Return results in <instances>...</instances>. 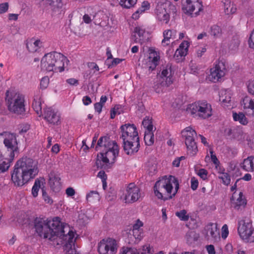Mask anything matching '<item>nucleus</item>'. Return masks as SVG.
<instances>
[{"mask_svg":"<svg viewBox=\"0 0 254 254\" xmlns=\"http://www.w3.org/2000/svg\"><path fill=\"white\" fill-rule=\"evenodd\" d=\"M144 140L145 144L148 146H151L154 143V137L152 130H145Z\"/></svg>","mask_w":254,"mask_h":254,"instance_id":"nucleus-37","label":"nucleus"},{"mask_svg":"<svg viewBox=\"0 0 254 254\" xmlns=\"http://www.w3.org/2000/svg\"><path fill=\"white\" fill-rule=\"evenodd\" d=\"M187 111L194 116L206 119L212 115L211 106L206 102H197L190 105Z\"/></svg>","mask_w":254,"mask_h":254,"instance_id":"nucleus-6","label":"nucleus"},{"mask_svg":"<svg viewBox=\"0 0 254 254\" xmlns=\"http://www.w3.org/2000/svg\"><path fill=\"white\" fill-rule=\"evenodd\" d=\"M34 227L39 236L51 241L61 240L64 251L67 254H75L74 232L68 226L63 225L59 218L46 222L42 218L34 220Z\"/></svg>","mask_w":254,"mask_h":254,"instance_id":"nucleus-1","label":"nucleus"},{"mask_svg":"<svg viewBox=\"0 0 254 254\" xmlns=\"http://www.w3.org/2000/svg\"><path fill=\"white\" fill-rule=\"evenodd\" d=\"M49 183L51 188L54 191H59L61 189V178L54 172H51L49 174Z\"/></svg>","mask_w":254,"mask_h":254,"instance_id":"nucleus-25","label":"nucleus"},{"mask_svg":"<svg viewBox=\"0 0 254 254\" xmlns=\"http://www.w3.org/2000/svg\"><path fill=\"white\" fill-rule=\"evenodd\" d=\"M189 46V43L186 41L181 44L179 48L176 50L174 55V58L177 62H179L182 57L187 55Z\"/></svg>","mask_w":254,"mask_h":254,"instance_id":"nucleus-26","label":"nucleus"},{"mask_svg":"<svg viewBox=\"0 0 254 254\" xmlns=\"http://www.w3.org/2000/svg\"><path fill=\"white\" fill-rule=\"evenodd\" d=\"M148 32L143 26H138L134 28L131 39L135 43L142 44L148 41Z\"/></svg>","mask_w":254,"mask_h":254,"instance_id":"nucleus-17","label":"nucleus"},{"mask_svg":"<svg viewBox=\"0 0 254 254\" xmlns=\"http://www.w3.org/2000/svg\"><path fill=\"white\" fill-rule=\"evenodd\" d=\"M238 232L241 238L246 243H254V228L250 223L244 221L239 222Z\"/></svg>","mask_w":254,"mask_h":254,"instance_id":"nucleus-9","label":"nucleus"},{"mask_svg":"<svg viewBox=\"0 0 254 254\" xmlns=\"http://www.w3.org/2000/svg\"><path fill=\"white\" fill-rule=\"evenodd\" d=\"M169 1L164 2H158L155 8V14L157 19L166 24L168 23L170 20V15L168 10L169 7Z\"/></svg>","mask_w":254,"mask_h":254,"instance_id":"nucleus-15","label":"nucleus"},{"mask_svg":"<svg viewBox=\"0 0 254 254\" xmlns=\"http://www.w3.org/2000/svg\"><path fill=\"white\" fill-rule=\"evenodd\" d=\"M209 33L211 36L213 37V38H219L221 35L222 29L219 26L213 25L210 27Z\"/></svg>","mask_w":254,"mask_h":254,"instance_id":"nucleus-38","label":"nucleus"},{"mask_svg":"<svg viewBox=\"0 0 254 254\" xmlns=\"http://www.w3.org/2000/svg\"><path fill=\"white\" fill-rule=\"evenodd\" d=\"M225 74V65L222 62H219L218 64H215L213 68H211L209 78L211 81L216 82L218 81Z\"/></svg>","mask_w":254,"mask_h":254,"instance_id":"nucleus-18","label":"nucleus"},{"mask_svg":"<svg viewBox=\"0 0 254 254\" xmlns=\"http://www.w3.org/2000/svg\"><path fill=\"white\" fill-rule=\"evenodd\" d=\"M49 83V78L47 76L43 77L41 80L40 86L42 89L46 88Z\"/></svg>","mask_w":254,"mask_h":254,"instance_id":"nucleus-52","label":"nucleus"},{"mask_svg":"<svg viewBox=\"0 0 254 254\" xmlns=\"http://www.w3.org/2000/svg\"><path fill=\"white\" fill-rule=\"evenodd\" d=\"M68 62L67 58L63 54L54 52L46 54L41 61L42 69L48 71L62 72L64 70L65 64Z\"/></svg>","mask_w":254,"mask_h":254,"instance_id":"nucleus-4","label":"nucleus"},{"mask_svg":"<svg viewBox=\"0 0 254 254\" xmlns=\"http://www.w3.org/2000/svg\"><path fill=\"white\" fill-rule=\"evenodd\" d=\"M248 89L250 94L254 95V81H250L249 83Z\"/></svg>","mask_w":254,"mask_h":254,"instance_id":"nucleus-62","label":"nucleus"},{"mask_svg":"<svg viewBox=\"0 0 254 254\" xmlns=\"http://www.w3.org/2000/svg\"><path fill=\"white\" fill-rule=\"evenodd\" d=\"M140 197V189L134 183L129 184L126 188L124 200L126 203H132Z\"/></svg>","mask_w":254,"mask_h":254,"instance_id":"nucleus-13","label":"nucleus"},{"mask_svg":"<svg viewBox=\"0 0 254 254\" xmlns=\"http://www.w3.org/2000/svg\"><path fill=\"white\" fill-rule=\"evenodd\" d=\"M42 103L41 101L40 98L36 96L34 98L33 103L32 107L34 111L36 112L37 114L39 116L42 115Z\"/></svg>","mask_w":254,"mask_h":254,"instance_id":"nucleus-32","label":"nucleus"},{"mask_svg":"<svg viewBox=\"0 0 254 254\" xmlns=\"http://www.w3.org/2000/svg\"><path fill=\"white\" fill-rule=\"evenodd\" d=\"M66 82L72 86H77L79 84L78 80L73 78L67 79Z\"/></svg>","mask_w":254,"mask_h":254,"instance_id":"nucleus-61","label":"nucleus"},{"mask_svg":"<svg viewBox=\"0 0 254 254\" xmlns=\"http://www.w3.org/2000/svg\"><path fill=\"white\" fill-rule=\"evenodd\" d=\"M123 144L124 149L127 155H132L137 152L140 147L139 138H136L135 140H126L123 141Z\"/></svg>","mask_w":254,"mask_h":254,"instance_id":"nucleus-22","label":"nucleus"},{"mask_svg":"<svg viewBox=\"0 0 254 254\" xmlns=\"http://www.w3.org/2000/svg\"><path fill=\"white\" fill-rule=\"evenodd\" d=\"M199 234L194 231H189L186 235V238L187 243L189 245H191L196 241L199 238Z\"/></svg>","mask_w":254,"mask_h":254,"instance_id":"nucleus-31","label":"nucleus"},{"mask_svg":"<svg viewBox=\"0 0 254 254\" xmlns=\"http://www.w3.org/2000/svg\"><path fill=\"white\" fill-rule=\"evenodd\" d=\"M121 254H139L137 249L130 248H123Z\"/></svg>","mask_w":254,"mask_h":254,"instance_id":"nucleus-49","label":"nucleus"},{"mask_svg":"<svg viewBox=\"0 0 254 254\" xmlns=\"http://www.w3.org/2000/svg\"><path fill=\"white\" fill-rule=\"evenodd\" d=\"M198 182L194 177L191 179V188L192 190H194L197 188Z\"/></svg>","mask_w":254,"mask_h":254,"instance_id":"nucleus-59","label":"nucleus"},{"mask_svg":"<svg viewBox=\"0 0 254 254\" xmlns=\"http://www.w3.org/2000/svg\"><path fill=\"white\" fill-rule=\"evenodd\" d=\"M249 46L251 48L254 49V29L252 32L249 40Z\"/></svg>","mask_w":254,"mask_h":254,"instance_id":"nucleus-60","label":"nucleus"},{"mask_svg":"<svg viewBox=\"0 0 254 254\" xmlns=\"http://www.w3.org/2000/svg\"><path fill=\"white\" fill-rule=\"evenodd\" d=\"M38 162L31 158L23 157L14 166L11 174V181L16 186H22L38 174Z\"/></svg>","mask_w":254,"mask_h":254,"instance_id":"nucleus-2","label":"nucleus"},{"mask_svg":"<svg viewBox=\"0 0 254 254\" xmlns=\"http://www.w3.org/2000/svg\"><path fill=\"white\" fill-rule=\"evenodd\" d=\"M10 167L9 161H3L1 156L0 157V173L6 171Z\"/></svg>","mask_w":254,"mask_h":254,"instance_id":"nucleus-42","label":"nucleus"},{"mask_svg":"<svg viewBox=\"0 0 254 254\" xmlns=\"http://www.w3.org/2000/svg\"><path fill=\"white\" fill-rule=\"evenodd\" d=\"M241 167L247 171L254 170V156H251L245 159Z\"/></svg>","mask_w":254,"mask_h":254,"instance_id":"nucleus-30","label":"nucleus"},{"mask_svg":"<svg viewBox=\"0 0 254 254\" xmlns=\"http://www.w3.org/2000/svg\"><path fill=\"white\" fill-rule=\"evenodd\" d=\"M42 116L50 124L58 125L60 123L59 114L52 108H44V113Z\"/></svg>","mask_w":254,"mask_h":254,"instance_id":"nucleus-19","label":"nucleus"},{"mask_svg":"<svg viewBox=\"0 0 254 254\" xmlns=\"http://www.w3.org/2000/svg\"><path fill=\"white\" fill-rule=\"evenodd\" d=\"M5 102L9 112L17 115L23 114L25 112V96L14 90H7L5 93Z\"/></svg>","mask_w":254,"mask_h":254,"instance_id":"nucleus-5","label":"nucleus"},{"mask_svg":"<svg viewBox=\"0 0 254 254\" xmlns=\"http://www.w3.org/2000/svg\"><path fill=\"white\" fill-rule=\"evenodd\" d=\"M143 238L142 230H130L127 233V242L133 245L138 244Z\"/></svg>","mask_w":254,"mask_h":254,"instance_id":"nucleus-24","label":"nucleus"},{"mask_svg":"<svg viewBox=\"0 0 254 254\" xmlns=\"http://www.w3.org/2000/svg\"><path fill=\"white\" fill-rule=\"evenodd\" d=\"M207 174V171L203 169H200L198 173V175L203 180L206 179Z\"/></svg>","mask_w":254,"mask_h":254,"instance_id":"nucleus-63","label":"nucleus"},{"mask_svg":"<svg viewBox=\"0 0 254 254\" xmlns=\"http://www.w3.org/2000/svg\"><path fill=\"white\" fill-rule=\"evenodd\" d=\"M242 104L244 106V109H251L254 115V98L252 99L246 96L243 99Z\"/></svg>","mask_w":254,"mask_h":254,"instance_id":"nucleus-35","label":"nucleus"},{"mask_svg":"<svg viewBox=\"0 0 254 254\" xmlns=\"http://www.w3.org/2000/svg\"><path fill=\"white\" fill-rule=\"evenodd\" d=\"M41 182L38 180H36L35 182L34 185L32 189V193L34 197H36L38 195V192L40 188Z\"/></svg>","mask_w":254,"mask_h":254,"instance_id":"nucleus-46","label":"nucleus"},{"mask_svg":"<svg viewBox=\"0 0 254 254\" xmlns=\"http://www.w3.org/2000/svg\"><path fill=\"white\" fill-rule=\"evenodd\" d=\"M117 248V243L115 239H103L98 244V252L100 254H115Z\"/></svg>","mask_w":254,"mask_h":254,"instance_id":"nucleus-11","label":"nucleus"},{"mask_svg":"<svg viewBox=\"0 0 254 254\" xmlns=\"http://www.w3.org/2000/svg\"><path fill=\"white\" fill-rule=\"evenodd\" d=\"M109 145H110L108 146L104 151H116L115 149L117 150V151H119V146L118 145L117 142L115 141L112 140V143L110 142V143Z\"/></svg>","mask_w":254,"mask_h":254,"instance_id":"nucleus-48","label":"nucleus"},{"mask_svg":"<svg viewBox=\"0 0 254 254\" xmlns=\"http://www.w3.org/2000/svg\"><path fill=\"white\" fill-rule=\"evenodd\" d=\"M242 104L244 106V109H251L254 115V98L252 99L246 96L243 99Z\"/></svg>","mask_w":254,"mask_h":254,"instance_id":"nucleus-34","label":"nucleus"},{"mask_svg":"<svg viewBox=\"0 0 254 254\" xmlns=\"http://www.w3.org/2000/svg\"><path fill=\"white\" fill-rule=\"evenodd\" d=\"M143 223L139 219L136 220L135 223L133 225V230H142L140 228L143 226Z\"/></svg>","mask_w":254,"mask_h":254,"instance_id":"nucleus-53","label":"nucleus"},{"mask_svg":"<svg viewBox=\"0 0 254 254\" xmlns=\"http://www.w3.org/2000/svg\"><path fill=\"white\" fill-rule=\"evenodd\" d=\"M99 194L96 191H91L86 195V199L88 201H93L99 200Z\"/></svg>","mask_w":254,"mask_h":254,"instance_id":"nucleus-41","label":"nucleus"},{"mask_svg":"<svg viewBox=\"0 0 254 254\" xmlns=\"http://www.w3.org/2000/svg\"><path fill=\"white\" fill-rule=\"evenodd\" d=\"M122 135L121 137L123 141L126 140H130L138 138V132L135 126L133 124H125L121 127Z\"/></svg>","mask_w":254,"mask_h":254,"instance_id":"nucleus-16","label":"nucleus"},{"mask_svg":"<svg viewBox=\"0 0 254 254\" xmlns=\"http://www.w3.org/2000/svg\"><path fill=\"white\" fill-rule=\"evenodd\" d=\"M44 3L50 7L53 12H59L62 9L63 3L62 0H42Z\"/></svg>","mask_w":254,"mask_h":254,"instance_id":"nucleus-27","label":"nucleus"},{"mask_svg":"<svg viewBox=\"0 0 254 254\" xmlns=\"http://www.w3.org/2000/svg\"><path fill=\"white\" fill-rule=\"evenodd\" d=\"M219 178L222 180L223 183L226 185H228L230 183V176L227 173H222Z\"/></svg>","mask_w":254,"mask_h":254,"instance_id":"nucleus-50","label":"nucleus"},{"mask_svg":"<svg viewBox=\"0 0 254 254\" xmlns=\"http://www.w3.org/2000/svg\"><path fill=\"white\" fill-rule=\"evenodd\" d=\"M153 250L150 246L145 245L142 247V251L139 254H152Z\"/></svg>","mask_w":254,"mask_h":254,"instance_id":"nucleus-51","label":"nucleus"},{"mask_svg":"<svg viewBox=\"0 0 254 254\" xmlns=\"http://www.w3.org/2000/svg\"><path fill=\"white\" fill-rule=\"evenodd\" d=\"M148 173L150 175L155 174L157 170V165L155 162H148L147 164Z\"/></svg>","mask_w":254,"mask_h":254,"instance_id":"nucleus-45","label":"nucleus"},{"mask_svg":"<svg viewBox=\"0 0 254 254\" xmlns=\"http://www.w3.org/2000/svg\"><path fill=\"white\" fill-rule=\"evenodd\" d=\"M242 104L244 106V109H251L254 115V98L252 99L246 96L243 99Z\"/></svg>","mask_w":254,"mask_h":254,"instance_id":"nucleus-33","label":"nucleus"},{"mask_svg":"<svg viewBox=\"0 0 254 254\" xmlns=\"http://www.w3.org/2000/svg\"><path fill=\"white\" fill-rule=\"evenodd\" d=\"M9 4L8 2L0 3V14L5 13L8 9Z\"/></svg>","mask_w":254,"mask_h":254,"instance_id":"nucleus-54","label":"nucleus"},{"mask_svg":"<svg viewBox=\"0 0 254 254\" xmlns=\"http://www.w3.org/2000/svg\"><path fill=\"white\" fill-rule=\"evenodd\" d=\"M173 82L171 67L167 64L165 67H163L161 75L157 77V85L158 87H168Z\"/></svg>","mask_w":254,"mask_h":254,"instance_id":"nucleus-14","label":"nucleus"},{"mask_svg":"<svg viewBox=\"0 0 254 254\" xmlns=\"http://www.w3.org/2000/svg\"><path fill=\"white\" fill-rule=\"evenodd\" d=\"M0 135L4 136L3 143L8 152L10 159L13 160L15 153L17 152L18 150L16 135L5 132L0 133Z\"/></svg>","mask_w":254,"mask_h":254,"instance_id":"nucleus-10","label":"nucleus"},{"mask_svg":"<svg viewBox=\"0 0 254 254\" xmlns=\"http://www.w3.org/2000/svg\"><path fill=\"white\" fill-rule=\"evenodd\" d=\"M224 8V12L226 14L234 13L236 11V8L234 4L229 0H225Z\"/></svg>","mask_w":254,"mask_h":254,"instance_id":"nucleus-36","label":"nucleus"},{"mask_svg":"<svg viewBox=\"0 0 254 254\" xmlns=\"http://www.w3.org/2000/svg\"><path fill=\"white\" fill-rule=\"evenodd\" d=\"M42 46L43 43L39 39L36 40L34 42L32 41V40H30L26 45L27 49L31 53L37 52Z\"/></svg>","mask_w":254,"mask_h":254,"instance_id":"nucleus-29","label":"nucleus"},{"mask_svg":"<svg viewBox=\"0 0 254 254\" xmlns=\"http://www.w3.org/2000/svg\"><path fill=\"white\" fill-rule=\"evenodd\" d=\"M159 59L160 57L156 52H151L149 58L145 61L146 63L143 67L148 69L149 71H152L158 65Z\"/></svg>","mask_w":254,"mask_h":254,"instance_id":"nucleus-23","label":"nucleus"},{"mask_svg":"<svg viewBox=\"0 0 254 254\" xmlns=\"http://www.w3.org/2000/svg\"><path fill=\"white\" fill-rule=\"evenodd\" d=\"M42 196L45 202L49 204L52 203V199L44 190H42Z\"/></svg>","mask_w":254,"mask_h":254,"instance_id":"nucleus-55","label":"nucleus"},{"mask_svg":"<svg viewBox=\"0 0 254 254\" xmlns=\"http://www.w3.org/2000/svg\"><path fill=\"white\" fill-rule=\"evenodd\" d=\"M231 206L235 209L239 210L244 208L247 204L246 200L242 192L237 194L234 192L231 198Z\"/></svg>","mask_w":254,"mask_h":254,"instance_id":"nucleus-21","label":"nucleus"},{"mask_svg":"<svg viewBox=\"0 0 254 254\" xmlns=\"http://www.w3.org/2000/svg\"><path fill=\"white\" fill-rule=\"evenodd\" d=\"M175 214L182 221H187L189 218V216L187 214V211L185 209L177 211Z\"/></svg>","mask_w":254,"mask_h":254,"instance_id":"nucleus-44","label":"nucleus"},{"mask_svg":"<svg viewBox=\"0 0 254 254\" xmlns=\"http://www.w3.org/2000/svg\"><path fill=\"white\" fill-rule=\"evenodd\" d=\"M182 9L185 13L192 17L196 16L202 10V2L199 0H186Z\"/></svg>","mask_w":254,"mask_h":254,"instance_id":"nucleus-12","label":"nucleus"},{"mask_svg":"<svg viewBox=\"0 0 254 254\" xmlns=\"http://www.w3.org/2000/svg\"><path fill=\"white\" fill-rule=\"evenodd\" d=\"M145 11L144 8H143L140 6L134 13H133L132 18L134 19H137L139 18V14L142 13Z\"/></svg>","mask_w":254,"mask_h":254,"instance_id":"nucleus-56","label":"nucleus"},{"mask_svg":"<svg viewBox=\"0 0 254 254\" xmlns=\"http://www.w3.org/2000/svg\"><path fill=\"white\" fill-rule=\"evenodd\" d=\"M183 137L185 139V144L188 149V153L193 156L197 152V146L195 141L196 132L189 127L182 131Z\"/></svg>","mask_w":254,"mask_h":254,"instance_id":"nucleus-8","label":"nucleus"},{"mask_svg":"<svg viewBox=\"0 0 254 254\" xmlns=\"http://www.w3.org/2000/svg\"><path fill=\"white\" fill-rule=\"evenodd\" d=\"M176 32L173 31L171 30H166L163 33L164 39L162 41L163 44H165L166 42L169 41L170 39L172 37L173 34H175Z\"/></svg>","mask_w":254,"mask_h":254,"instance_id":"nucleus-43","label":"nucleus"},{"mask_svg":"<svg viewBox=\"0 0 254 254\" xmlns=\"http://www.w3.org/2000/svg\"><path fill=\"white\" fill-rule=\"evenodd\" d=\"M112 143V140L108 136L101 137L98 140L97 145L95 147L96 150H102V152L109 146V144ZM110 145H109L110 146Z\"/></svg>","mask_w":254,"mask_h":254,"instance_id":"nucleus-28","label":"nucleus"},{"mask_svg":"<svg viewBox=\"0 0 254 254\" xmlns=\"http://www.w3.org/2000/svg\"><path fill=\"white\" fill-rule=\"evenodd\" d=\"M205 238L208 240L212 242L217 241L220 240V234L218 230L217 224L215 223H210L207 224L205 228Z\"/></svg>","mask_w":254,"mask_h":254,"instance_id":"nucleus-20","label":"nucleus"},{"mask_svg":"<svg viewBox=\"0 0 254 254\" xmlns=\"http://www.w3.org/2000/svg\"><path fill=\"white\" fill-rule=\"evenodd\" d=\"M185 157L184 156H181L176 158L172 162V165L174 167H179L180 166V162L183 160H185Z\"/></svg>","mask_w":254,"mask_h":254,"instance_id":"nucleus-57","label":"nucleus"},{"mask_svg":"<svg viewBox=\"0 0 254 254\" xmlns=\"http://www.w3.org/2000/svg\"><path fill=\"white\" fill-rule=\"evenodd\" d=\"M119 109V106L116 105L111 111V118L114 119L117 114H120V112L118 111Z\"/></svg>","mask_w":254,"mask_h":254,"instance_id":"nucleus-58","label":"nucleus"},{"mask_svg":"<svg viewBox=\"0 0 254 254\" xmlns=\"http://www.w3.org/2000/svg\"><path fill=\"white\" fill-rule=\"evenodd\" d=\"M142 124L144 127L146 128V130H153V127L152 124V122L149 118L144 119L142 121Z\"/></svg>","mask_w":254,"mask_h":254,"instance_id":"nucleus-47","label":"nucleus"},{"mask_svg":"<svg viewBox=\"0 0 254 254\" xmlns=\"http://www.w3.org/2000/svg\"><path fill=\"white\" fill-rule=\"evenodd\" d=\"M169 7L168 8V10L169 12V14L172 12L173 13H175L177 12V8L175 5L172 4L170 1H169Z\"/></svg>","mask_w":254,"mask_h":254,"instance_id":"nucleus-64","label":"nucleus"},{"mask_svg":"<svg viewBox=\"0 0 254 254\" xmlns=\"http://www.w3.org/2000/svg\"><path fill=\"white\" fill-rule=\"evenodd\" d=\"M116 151H117L115 149ZM119 151H104L100 152L97 155L96 165L97 168L104 169L110 167V165L114 163L116 157L119 155Z\"/></svg>","mask_w":254,"mask_h":254,"instance_id":"nucleus-7","label":"nucleus"},{"mask_svg":"<svg viewBox=\"0 0 254 254\" xmlns=\"http://www.w3.org/2000/svg\"><path fill=\"white\" fill-rule=\"evenodd\" d=\"M137 0H120V4L124 8H130L134 6Z\"/></svg>","mask_w":254,"mask_h":254,"instance_id":"nucleus-40","label":"nucleus"},{"mask_svg":"<svg viewBox=\"0 0 254 254\" xmlns=\"http://www.w3.org/2000/svg\"><path fill=\"white\" fill-rule=\"evenodd\" d=\"M179 189V184L176 178L173 176H165L156 182L154 186L155 195L164 200L175 196Z\"/></svg>","mask_w":254,"mask_h":254,"instance_id":"nucleus-3","label":"nucleus"},{"mask_svg":"<svg viewBox=\"0 0 254 254\" xmlns=\"http://www.w3.org/2000/svg\"><path fill=\"white\" fill-rule=\"evenodd\" d=\"M233 117L235 121H239L240 123L243 125H246L248 124V120L245 115L243 113H233Z\"/></svg>","mask_w":254,"mask_h":254,"instance_id":"nucleus-39","label":"nucleus"}]
</instances>
